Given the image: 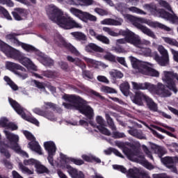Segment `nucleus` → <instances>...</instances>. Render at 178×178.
<instances>
[{
    "label": "nucleus",
    "instance_id": "1",
    "mask_svg": "<svg viewBox=\"0 0 178 178\" xmlns=\"http://www.w3.org/2000/svg\"><path fill=\"white\" fill-rule=\"evenodd\" d=\"M126 18L127 19V20L131 22V23H133L135 27H136L139 30H141L144 34H146V35H148V37H151L154 39L156 38V35H155V33L152 31L151 29L140 24L138 22H140V23H145V24H148V26H151V27H154V29H161V30H164V31H172V29L169 28V26H167L166 25L158 22H151L149 21V19H147L145 18H137L129 14L126 15Z\"/></svg>",
    "mask_w": 178,
    "mask_h": 178
},
{
    "label": "nucleus",
    "instance_id": "2",
    "mask_svg": "<svg viewBox=\"0 0 178 178\" xmlns=\"http://www.w3.org/2000/svg\"><path fill=\"white\" fill-rule=\"evenodd\" d=\"M49 8L50 15L53 20H56L58 26L63 29H65V30L79 29V24L73 18L63 15V12L54 5H51Z\"/></svg>",
    "mask_w": 178,
    "mask_h": 178
},
{
    "label": "nucleus",
    "instance_id": "3",
    "mask_svg": "<svg viewBox=\"0 0 178 178\" xmlns=\"http://www.w3.org/2000/svg\"><path fill=\"white\" fill-rule=\"evenodd\" d=\"M103 31L111 37H119V35L125 37V38L117 40L118 44H127V42L133 45H140L141 44L140 37L129 29L125 31L120 29L118 33H116L109 27H103Z\"/></svg>",
    "mask_w": 178,
    "mask_h": 178
},
{
    "label": "nucleus",
    "instance_id": "4",
    "mask_svg": "<svg viewBox=\"0 0 178 178\" xmlns=\"http://www.w3.org/2000/svg\"><path fill=\"white\" fill-rule=\"evenodd\" d=\"M63 99H65L67 102L76 104L75 109L79 111L82 115H86L89 120L94 119V109L90 106L84 105V99L81 97L74 95L65 94L63 96Z\"/></svg>",
    "mask_w": 178,
    "mask_h": 178
},
{
    "label": "nucleus",
    "instance_id": "5",
    "mask_svg": "<svg viewBox=\"0 0 178 178\" xmlns=\"http://www.w3.org/2000/svg\"><path fill=\"white\" fill-rule=\"evenodd\" d=\"M44 111L36 108L33 109V112L34 113H36V115L43 116V118H46V119L51 121L55 120V115L54 114V112H56L57 113H62L63 112V109H62L60 106L52 102H44ZM48 109H52L54 112Z\"/></svg>",
    "mask_w": 178,
    "mask_h": 178
},
{
    "label": "nucleus",
    "instance_id": "6",
    "mask_svg": "<svg viewBox=\"0 0 178 178\" xmlns=\"http://www.w3.org/2000/svg\"><path fill=\"white\" fill-rule=\"evenodd\" d=\"M8 102L13 109H14L17 115H19L24 120H26V122H29V123H32L35 126H40V122H38V120L33 116L27 115L26 112H24V108H23L19 102L10 97H8Z\"/></svg>",
    "mask_w": 178,
    "mask_h": 178
},
{
    "label": "nucleus",
    "instance_id": "7",
    "mask_svg": "<svg viewBox=\"0 0 178 178\" xmlns=\"http://www.w3.org/2000/svg\"><path fill=\"white\" fill-rule=\"evenodd\" d=\"M158 51L160 52L161 56H160L156 51L152 54L149 49L147 50V55L149 56H153L154 60H156L160 66H167L169 63V54L168 53V50H166L163 46H159Z\"/></svg>",
    "mask_w": 178,
    "mask_h": 178
},
{
    "label": "nucleus",
    "instance_id": "8",
    "mask_svg": "<svg viewBox=\"0 0 178 178\" xmlns=\"http://www.w3.org/2000/svg\"><path fill=\"white\" fill-rule=\"evenodd\" d=\"M119 148H121L123 154L126 155L127 158L129 161H132L133 162H137L138 161V158H140V159H145L144 155L140 154V149L138 148H135L134 149H131L124 145V143H118ZM138 157V158H137Z\"/></svg>",
    "mask_w": 178,
    "mask_h": 178
},
{
    "label": "nucleus",
    "instance_id": "9",
    "mask_svg": "<svg viewBox=\"0 0 178 178\" xmlns=\"http://www.w3.org/2000/svg\"><path fill=\"white\" fill-rule=\"evenodd\" d=\"M54 42L58 47L60 48H65V49H67V51H70L71 54L76 55V56H79V55H80L77 49H76V47H74L72 44L66 42L62 35L59 34L56 35L54 37Z\"/></svg>",
    "mask_w": 178,
    "mask_h": 178
},
{
    "label": "nucleus",
    "instance_id": "10",
    "mask_svg": "<svg viewBox=\"0 0 178 178\" xmlns=\"http://www.w3.org/2000/svg\"><path fill=\"white\" fill-rule=\"evenodd\" d=\"M0 49L8 58H13V59H17V60H19L22 55L19 51L10 47L2 40H0Z\"/></svg>",
    "mask_w": 178,
    "mask_h": 178
},
{
    "label": "nucleus",
    "instance_id": "11",
    "mask_svg": "<svg viewBox=\"0 0 178 178\" xmlns=\"http://www.w3.org/2000/svg\"><path fill=\"white\" fill-rule=\"evenodd\" d=\"M3 133L6 134V137L10 144V146L8 145V148L10 147L11 149L17 153L22 152V148L19 145V136L13 133H10L6 130H4Z\"/></svg>",
    "mask_w": 178,
    "mask_h": 178
},
{
    "label": "nucleus",
    "instance_id": "12",
    "mask_svg": "<svg viewBox=\"0 0 178 178\" xmlns=\"http://www.w3.org/2000/svg\"><path fill=\"white\" fill-rule=\"evenodd\" d=\"M6 66L8 70L13 72L15 74H17V76H19L20 79H22V80H26V79L29 77V75L27 74V70L22 65L15 63L9 62L7 63Z\"/></svg>",
    "mask_w": 178,
    "mask_h": 178
},
{
    "label": "nucleus",
    "instance_id": "13",
    "mask_svg": "<svg viewBox=\"0 0 178 178\" xmlns=\"http://www.w3.org/2000/svg\"><path fill=\"white\" fill-rule=\"evenodd\" d=\"M9 148V145L6 144L3 141H0V153L2 154L6 159L2 160V163L7 169H13V165L10 162V159L11 155L8 149Z\"/></svg>",
    "mask_w": 178,
    "mask_h": 178
},
{
    "label": "nucleus",
    "instance_id": "14",
    "mask_svg": "<svg viewBox=\"0 0 178 178\" xmlns=\"http://www.w3.org/2000/svg\"><path fill=\"white\" fill-rule=\"evenodd\" d=\"M44 149L48 153L47 160L51 166H54V156L56 154V145L53 141L44 143Z\"/></svg>",
    "mask_w": 178,
    "mask_h": 178
},
{
    "label": "nucleus",
    "instance_id": "15",
    "mask_svg": "<svg viewBox=\"0 0 178 178\" xmlns=\"http://www.w3.org/2000/svg\"><path fill=\"white\" fill-rule=\"evenodd\" d=\"M140 73L151 77H159V72L151 67H148L147 65H143V70H140Z\"/></svg>",
    "mask_w": 178,
    "mask_h": 178
},
{
    "label": "nucleus",
    "instance_id": "16",
    "mask_svg": "<svg viewBox=\"0 0 178 178\" xmlns=\"http://www.w3.org/2000/svg\"><path fill=\"white\" fill-rule=\"evenodd\" d=\"M147 97V96L144 95V93L138 91L136 92L134 97H132V102H134V104L139 105V106H143V105H144L143 101H145Z\"/></svg>",
    "mask_w": 178,
    "mask_h": 178
},
{
    "label": "nucleus",
    "instance_id": "17",
    "mask_svg": "<svg viewBox=\"0 0 178 178\" xmlns=\"http://www.w3.org/2000/svg\"><path fill=\"white\" fill-rule=\"evenodd\" d=\"M85 51L90 53L99 52L100 54H104L105 51L102 47L95 44V43H89L88 45H86L85 47Z\"/></svg>",
    "mask_w": 178,
    "mask_h": 178
},
{
    "label": "nucleus",
    "instance_id": "18",
    "mask_svg": "<svg viewBox=\"0 0 178 178\" xmlns=\"http://www.w3.org/2000/svg\"><path fill=\"white\" fill-rule=\"evenodd\" d=\"M101 23L107 26H122V23H123V19L118 18V19H115L112 18H106L102 20Z\"/></svg>",
    "mask_w": 178,
    "mask_h": 178
},
{
    "label": "nucleus",
    "instance_id": "19",
    "mask_svg": "<svg viewBox=\"0 0 178 178\" xmlns=\"http://www.w3.org/2000/svg\"><path fill=\"white\" fill-rule=\"evenodd\" d=\"M68 173L72 178H84V174L81 171H78L71 165H67Z\"/></svg>",
    "mask_w": 178,
    "mask_h": 178
},
{
    "label": "nucleus",
    "instance_id": "20",
    "mask_svg": "<svg viewBox=\"0 0 178 178\" xmlns=\"http://www.w3.org/2000/svg\"><path fill=\"white\" fill-rule=\"evenodd\" d=\"M71 35L76 41H80L82 44H86V41L88 40L87 35L82 32H72Z\"/></svg>",
    "mask_w": 178,
    "mask_h": 178
},
{
    "label": "nucleus",
    "instance_id": "21",
    "mask_svg": "<svg viewBox=\"0 0 178 178\" xmlns=\"http://www.w3.org/2000/svg\"><path fill=\"white\" fill-rule=\"evenodd\" d=\"M79 19L83 22H87L88 20H90V22H97V17L90 14V13L84 11L81 13Z\"/></svg>",
    "mask_w": 178,
    "mask_h": 178
},
{
    "label": "nucleus",
    "instance_id": "22",
    "mask_svg": "<svg viewBox=\"0 0 178 178\" xmlns=\"http://www.w3.org/2000/svg\"><path fill=\"white\" fill-rule=\"evenodd\" d=\"M166 88H168V84L167 86H165L162 83H158L157 90L160 94H161L163 97H170V95H172V92H170L169 90L166 89Z\"/></svg>",
    "mask_w": 178,
    "mask_h": 178
},
{
    "label": "nucleus",
    "instance_id": "23",
    "mask_svg": "<svg viewBox=\"0 0 178 178\" xmlns=\"http://www.w3.org/2000/svg\"><path fill=\"white\" fill-rule=\"evenodd\" d=\"M131 63L134 69H138L140 72L144 70V66H146L145 64L137 60V58L134 57H131Z\"/></svg>",
    "mask_w": 178,
    "mask_h": 178
},
{
    "label": "nucleus",
    "instance_id": "24",
    "mask_svg": "<svg viewBox=\"0 0 178 178\" xmlns=\"http://www.w3.org/2000/svg\"><path fill=\"white\" fill-rule=\"evenodd\" d=\"M176 158L177 156H165L163 158H161V162L168 168V166H170V165H173L176 163Z\"/></svg>",
    "mask_w": 178,
    "mask_h": 178
},
{
    "label": "nucleus",
    "instance_id": "25",
    "mask_svg": "<svg viewBox=\"0 0 178 178\" xmlns=\"http://www.w3.org/2000/svg\"><path fill=\"white\" fill-rule=\"evenodd\" d=\"M145 102L150 111H153V112H156V111H158V104L154 102V100H152L151 97L147 96Z\"/></svg>",
    "mask_w": 178,
    "mask_h": 178
},
{
    "label": "nucleus",
    "instance_id": "26",
    "mask_svg": "<svg viewBox=\"0 0 178 178\" xmlns=\"http://www.w3.org/2000/svg\"><path fill=\"white\" fill-rule=\"evenodd\" d=\"M129 134L138 138L139 140H147V137L143 134V132L139 131L137 129H130L128 131Z\"/></svg>",
    "mask_w": 178,
    "mask_h": 178
},
{
    "label": "nucleus",
    "instance_id": "27",
    "mask_svg": "<svg viewBox=\"0 0 178 178\" xmlns=\"http://www.w3.org/2000/svg\"><path fill=\"white\" fill-rule=\"evenodd\" d=\"M63 159L65 161V163L72 162V163H74V165H77L78 166H81V165H84V161L80 159H74V158L67 157L66 156H64L63 157Z\"/></svg>",
    "mask_w": 178,
    "mask_h": 178
},
{
    "label": "nucleus",
    "instance_id": "28",
    "mask_svg": "<svg viewBox=\"0 0 178 178\" xmlns=\"http://www.w3.org/2000/svg\"><path fill=\"white\" fill-rule=\"evenodd\" d=\"M120 90L123 95L128 97L129 94L130 93V84L129 82H124L121 83L120 86Z\"/></svg>",
    "mask_w": 178,
    "mask_h": 178
},
{
    "label": "nucleus",
    "instance_id": "29",
    "mask_svg": "<svg viewBox=\"0 0 178 178\" xmlns=\"http://www.w3.org/2000/svg\"><path fill=\"white\" fill-rule=\"evenodd\" d=\"M28 145H29V148L39 154V155H42V151L41 150V146L38 144V142H29Z\"/></svg>",
    "mask_w": 178,
    "mask_h": 178
},
{
    "label": "nucleus",
    "instance_id": "30",
    "mask_svg": "<svg viewBox=\"0 0 178 178\" xmlns=\"http://www.w3.org/2000/svg\"><path fill=\"white\" fill-rule=\"evenodd\" d=\"M19 63L23 65V66H25V67H29V66H31L33 65V62L30 58L24 56L23 54L21 55V57H19V59H18Z\"/></svg>",
    "mask_w": 178,
    "mask_h": 178
},
{
    "label": "nucleus",
    "instance_id": "31",
    "mask_svg": "<svg viewBox=\"0 0 178 178\" xmlns=\"http://www.w3.org/2000/svg\"><path fill=\"white\" fill-rule=\"evenodd\" d=\"M105 118H106L107 124L108 125V127H110V129L113 130V131H116V125H115L113 119H112L109 113L105 114Z\"/></svg>",
    "mask_w": 178,
    "mask_h": 178
},
{
    "label": "nucleus",
    "instance_id": "32",
    "mask_svg": "<svg viewBox=\"0 0 178 178\" xmlns=\"http://www.w3.org/2000/svg\"><path fill=\"white\" fill-rule=\"evenodd\" d=\"M43 76L47 79H56L59 77V72L57 71L47 70L43 72Z\"/></svg>",
    "mask_w": 178,
    "mask_h": 178
},
{
    "label": "nucleus",
    "instance_id": "33",
    "mask_svg": "<svg viewBox=\"0 0 178 178\" xmlns=\"http://www.w3.org/2000/svg\"><path fill=\"white\" fill-rule=\"evenodd\" d=\"M154 152L159 158H162L166 154V149L162 146L155 145Z\"/></svg>",
    "mask_w": 178,
    "mask_h": 178
},
{
    "label": "nucleus",
    "instance_id": "34",
    "mask_svg": "<svg viewBox=\"0 0 178 178\" xmlns=\"http://www.w3.org/2000/svg\"><path fill=\"white\" fill-rule=\"evenodd\" d=\"M3 80H5L6 81L7 84L8 86H10V87L14 91H17V90H19V87L17 86V85H16V83H15V82H13V81H12V79H10V78H9V76H5L3 77Z\"/></svg>",
    "mask_w": 178,
    "mask_h": 178
},
{
    "label": "nucleus",
    "instance_id": "35",
    "mask_svg": "<svg viewBox=\"0 0 178 178\" xmlns=\"http://www.w3.org/2000/svg\"><path fill=\"white\" fill-rule=\"evenodd\" d=\"M42 63L44 66H47L48 67H51V66H54V60L46 57L45 56H42Z\"/></svg>",
    "mask_w": 178,
    "mask_h": 178
},
{
    "label": "nucleus",
    "instance_id": "36",
    "mask_svg": "<svg viewBox=\"0 0 178 178\" xmlns=\"http://www.w3.org/2000/svg\"><path fill=\"white\" fill-rule=\"evenodd\" d=\"M159 5H161L163 8H165L168 12H171V15H176L175 14V12H173V10H172V7L170 6V4L168 3V1L165 0H160Z\"/></svg>",
    "mask_w": 178,
    "mask_h": 178
},
{
    "label": "nucleus",
    "instance_id": "37",
    "mask_svg": "<svg viewBox=\"0 0 178 178\" xmlns=\"http://www.w3.org/2000/svg\"><path fill=\"white\" fill-rule=\"evenodd\" d=\"M21 47L22 49H24L26 52H37V49L33 45L23 43Z\"/></svg>",
    "mask_w": 178,
    "mask_h": 178
},
{
    "label": "nucleus",
    "instance_id": "38",
    "mask_svg": "<svg viewBox=\"0 0 178 178\" xmlns=\"http://www.w3.org/2000/svg\"><path fill=\"white\" fill-rule=\"evenodd\" d=\"M35 168L38 173H48V168L41 165V163H40V161L38 162V164H36V166Z\"/></svg>",
    "mask_w": 178,
    "mask_h": 178
},
{
    "label": "nucleus",
    "instance_id": "39",
    "mask_svg": "<svg viewBox=\"0 0 178 178\" xmlns=\"http://www.w3.org/2000/svg\"><path fill=\"white\" fill-rule=\"evenodd\" d=\"M97 129H99L102 134H104V136H111V131L104 127V125H97Z\"/></svg>",
    "mask_w": 178,
    "mask_h": 178
},
{
    "label": "nucleus",
    "instance_id": "40",
    "mask_svg": "<svg viewBox=\"0 0 178 178\" xmlns=\"http://www.w3.org/2000/svg\"><path fill=\"white\" fill-rule=\"evenodd\" d=\"M128 10H130V12H133L134 13H138L139 15H147V13L144 12V10L134 6L128 8Z\"/></svg>",
    "mask_w": 178,
    "mask_h": 178
},
{
    "label": "nucleus",
    "instance_id": "41",
    "mask_svg": "<svg viewBox=\"0 0 178 178\" xmlns=\"http://www.w3.org/2000/svg\"><path fill=\"white\" fill-rule=\"evenodd\" d=\"M111 77L113 79H122L123 77V73L120 71L113 70L110 72Z\"/></svg>",
    "mask_w": 178,
    "mask_h": 178
},
{
    "label": "nucleus",
    "instance_id": "42",
    "mask_svg": "<svg viewBox=\"0 0 178 178\" xmlns=\"http://www.w3.org/2000/svg\"><path fill=\"white\" fill-rule=\"evenodd\" d=\"M96 38L98 40V41L103 42V44H109V38H108L106 36L102 35H97L96 36Z\"/></svg>",
    "mask_w": 178,
    "mask_h": 178
},
{
    "label": "nucleus",
    "instance_id": "43",
    "mask_svg": "<svg viewBox=\"0 0 178 178\" xmlns=\"http://www.w3.org/2000/svg\"><path fill=\"white\" fill-rule=\"evenodd\" d=\"M102 91H103V92H106L108 94H116L117 92L116 90L109 86H102Z\"/></svg>",
    "mask_w": 178,
    "mask_h": 178
},
{
    "label": "nucleus",
    "instance_id": "44",
    "mask_svg": "<svg viewBox=\"0 0 178 178\" xmlns=\"http://www.w3.org/2000/svg\"><path fill=\"white\" fill-rule=\"evenodd\" d=\"M74 63V65H76V66H79V67H81V70H84L87 67L86 63L81 61V60H80L79 58H76Z\"/></svg>",
    "mask_w": 178,
    "mask_h": 178
},
{
    "label": "nucleus",
    "instance_id": "45",
    "mask_svg": "<svg viewBox=\"0 0 178 178\" xmlns=\"http://www.w3.org/2000/svg\"><path fill=\"white\" fill-rule=\"evenodd\" d=\"M0 13H2L8 20H12V16L9 14V12L2 6H0Z\"/></svg>",
    "mask_w": 178,
    "mask_h": 178
},
{
    "label": "nucleus",
    "instance_id": "46",
    "mask_svg": "<svg viewBox=\"0 0 178 178\" xmlns=\"http://www.w3.org/2000/svg\"><path fill=\"white\" fill-rule=\"evenodd\" d=\"M19 169H21V170L24 172V173H26L27 175H33V172L31 170L29 169V168L24 166L23 163H19Z\"/></svg>",
    "mask_w": 178,
    "mask_h": 178
},
{
    "label": "nucleus",
    "instance_id": "47",
    "mask_svg": "<svg viewBox=\"0 0 178 178\" xmlns=\"http://www.w3.org/2000/svg\"><path fill=\"white\" fill-rule=\"evenodd\" d=\"M142 148L144 152L146 154L147 158H149V159H151L152 161H154V156H152V153L151 152V151H149L148 147L145 145H143L142 146Z\"/></svg>",
    "mask_w": 178,
    "mask_h": 178
},
{
    "label": "nucleus",
    "instance_id": "48",
    "mask_svg": "<svg viewBox=\"0 0 178 178\" xmlns=\"http://www.w3.org/2000/svg\"><path fill=\"white\" fill-rule=\"evenodd\" d=\"M131 84L133 86L134 90H145V83H138L132 81Z\"/></svg>",
    "mask_w": 178,
    "mask_h": 178
},
{
    "label": "nucleus",
    "instance_id": "49",
    "mask_svg": "<svg viewBox=\"0 0 178 178\" xmlns=\"http://www.w3.org/2000/svg\"><path fill=\"white\" fill-rule=\"evenodd\" d=\"M38 161L33 159H28V160H24V164L26 165H35L37 166V164L38 163Z\"/></svg>",
    "mask_w": 178,
    "mask_h": 178
},
{
    "label": "nucleus",
    "instance_id": "50",
    "mask_svg": "<svg viewBox=\"0 0 178 178\" xmlns=\"http://www.w3.org/2000/svg\"><path fill=\"white\" fill-rule=\"evenodd\" d=\"M165 42L170 45H173L178 48V42L176 40L172 39L170 38H165Z\"/></svg>",
    "mask_w": 178,
    "mask_h": 178
},
{
    "label": "nucleus",
    "instance_id": "51",
    "mask_svg": "<svg viewBox=\"0 0 178 178\" xmlns=\"http://www.w3.org/2000/svg\"><path fill=\"white\" fill-rule=\"evenodd\" d=\"M104 58L106 59V60H109V62H113L114 63H116V56L111 53L106 54Z\"/></svg>",
    "mask_w": 178,
    "mask_h": 178
},
{
    "label": "nucleus",
    "instance_id": "52",
    "mask_svg": "<svg viewBox=\"0 0 178 178\" xmlns=\"http://www.w3.org/2000/svg\"><path fill=\"white\" fill-rule=\"evenodd\" d=\"M70 10L71 13H72V15H74V16H76V17L80 19V16H81V12H82L81 10H79L76 8H71Z\"/></svg>",
    "mask_w": 178,
    "mask_h": 178
},
{
    "label": "nucleus",
    "instance_id": "53",
    "mask_svg": "<svg viewBox=\"0 0 178 178\" xmlns=\"http://www.w3.org/2000/svg\"><path fill=\"white\" fill-rule=\"evenodd\" d=\"M24 134L27 140H29V141H34V140H35V137H34V135L29 131H24Z\"/></svg>",
    "mask_w": 178,
    "mask_h": 178
},
{
    "label": "nucleus",
    "instance_id": "54",
    "mask_svg": "<svg viewBox=\"0 0 178 178\" xmlns=\"http://www.w3.org/2000/svg\"><path fill=\"white\" fill-rule=\"evenodd\" d=\"M124 137H126L124 133L119 131L113 132V138H124Z\"/></svg>",
    "mask_w": 178,
    "mask_h": 178
},
{
    "label": "nucleus",
    "instance_id": "55",
    "mask_svg": "<svg viewBox=\"0 0 178 178\" xmlns=\"http://www.w3.org/2000/svg\"><path fill=\"white\" fill-rule=\"evenodd\" d=\"M8 124H9V120H8V118H3L0 120L1 127H6V129H8Z\"/></svg>",
    "mask_w": 178,
    "mask_h": 178
},
{
    "label": "nucleus",
    "instance_id": "56",
    "mask_svg": "<svg viewBox=\"0 0 178 178\" xmlns=\"http://www.w3.org/2000/svg\"><path fill=\"white\" fill-rule=\"evenodd\" d=\"M14 12H15L17 14L19 15L20 16H26V9L24 8H16L14 9Z\"/></svg>",
    "mask_w": 178,
    "mask_h": 178
},
{
    "label": "nucleus",
    "instance_id": "57",
    "mask_svg": "<svg viewBox=\"0 0 178 178\" xmlns=\"http://www.w3.org/2000/svg\"><path fill=\"white\" fill-rule=\"evenodd\" d=\"M145 90H149V91H155L156 87L155 85H152L149 83H145Z\"/></svg>",
    "mask_w": 178,
    "mask_h": 178
},
{
    "label": "nucleus",
    "instance_id": "58",
    "mask_svg": "<svg viewBox=\"0 0 178 178\" xmlns=\"http://www.w3.org/2000/svg\"><path fill=\"white\" fill-rule=\"evenodd\" d=\"M70 103H66L63 102V106L65 109H72V108H76V104L72 102H68Z\"/></svg>",
    "mask_w": 178,
    "mask_h": 178
},
{
    "label": "nucleus",
    "instance_id": "59",
    "mask_svg": "<svg viewBox=\"0 0 178 178\" xmlns=\"http://www.w3.org/2000/svg\"><path fill=\"white\" fill-rule=\"evenodd\" d=\"M0 3L7 5V6H10V8L15 6V3L12 0H0Z\"/></svg>",
    "mask_w": 178,
    "mask_h": 178
},
{
    "label": "nucleus",
    "instance_id": "60",
    "mask_svg": "<svg viewBox=\"0 0 178 178\" xmlns=\"http://www.w3.org/2000/svg\"><path fill=\"white\" fill-rule=\"evenodd\" d=\"M82 74L83 77H86L87 79H92V74H91V71L82 70Z\"/></svg>",
    "mask_w": 178,
    "mask_h": 178
},
{
    "label": "nucleus",
    "instance_id": "61",
    "mask_svg": "<svg viewBox=\"0 0 178 178\" xmlns=\"http://www.w3.org/2000/svg\"><path fill=\"white\" fill-rule=\"evenodd\" d=\"M117 62H118V63H120V65H122V66H127L124 57H116L115 63Z\"/></svg>",
    "mask_w": 178,
    "mask_h": 178
},
{
    "label": "nucleus",
    "instance_id": "62",
    "mask_svg": "<svg viewBox=\"0 0 178 178\" xmlns=\"http://www.w3.org/2000/svg\"><path fill=\"white\" fill-rule=\"evenodd\" d=\"M7 129H10V130H12V131H15V130H17V129H19V127L14 122H8V125L7 127Z\"/></svg>",
    "mask_w": 178,
    "mask_h": 178
},
{
    "label": "nucleus",
    "instance_id": "63",
    "mask_svg": "<svg viewBox=\"0 0 178 178\" xmlns=\"http://www.w3.org/2000/svg\"><path fill=\"white\" fill-rule=\"evenodd\" d=\"M170 51L171 54L173 55V59L175 62H177L178 63V51L173 49H170Z\"/></svg>",
    "mask_w": 178,
    "mask_h": 178
},
{
    "label": "nucleus",
    "instance_id": "64",
    "mask_svg": "<svg viewBox=\"0 0 178 178\" xmlns=\"http://www.w3.org/2000/svg\"><path fill=\"white\" fill-rule=\"evenodd\" d=\"M168 175L166 173H160V174H153V178H168Z\"/></svg>",
    "mask_w": 178,
    "mask_h": 178
}]
</instances>
